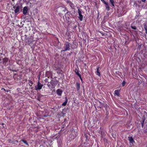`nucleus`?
Masks as SVG:
<instances>
[{
    "label": "nucleus",
    "mask_w": 147,
    "mask_h": 147,
    "mask_svg": "<svg viewBox=\"0 0 147 147\" xmlns=\"http://www.w3.org/2000/svg\"><path fill=\"white\" fill-rule=\"evenodd\" d=\"M105 7H106V9L108 11H109L110 9V7L109 6L108 3H105Z\"/></svg>",
    "instance_id": "nucleus-8"
},
{
    "label": "nucleus",
    "mask_w": 147,
    "mask_h": 147,
    "mask_svg": "<svg viewBox=\"0 0 147 147\" xmlns=\"http://www.w3.org/2000/svg\"><path fill=\"white\" fill-rule=\"evenodd\" d=\"M78 13L79 15V18L80 21H82L83 18V16L82 15V11L80 9H78Z\"/></svg>",
    "instance_id": "nucleus-3"
},
{
    "label": "nucleus",
    "mask_w": 147,
    "mask_h": 147,
    "mask_svg": "<svg viewBox=\"0 0 147 147\" xmlns=\"http://www.w3.org/2000/svg\"><path fill=\"white\" fill-rule=\"evenodd\" d=\"M70 49V44L68 42H66L65 43L64 47V51L69 50Z\"/></svg>",
    "instance_id": "nucleus-1"
},
{
    "label": "nucleus",
    "mask_w": 147,
    "mask_h": 147,
    "mask_svg": "<svg viewBox=\"0 0 147 147\" xmlns=\"http://www.w3.org/2000/svg\"><path fill=\"white\" fill-rule=\"evenodd\" d=\"M145 30L146 31V33L147 34V28H145Z\"/></svg>",
    "instance_id": "nucleus-20"
},
{
    "label": "nucleus",
    "mask_w": 147,
    "mask_h": 147,
    "mask_svg": "<svg viewBox=\"0 0 147 147\" xmlns=\"http://www.w3.org/2000/svg\"><path fill=\"white\" fill-rule=\"evenodd\" d=\"M144 120H143V123H142V127H143V126L144 125Z\"/></svg>",
    "instance_id": "nucleus-19"
},
{
    "label": "nucleus",
    "mask_w": 147,
    "mask_h": 147,
    "mask_svg": "<svg viewBox=\"0 0 147 147\" xmlns=\"http://www.w3.org/2000/svg\"><path fill=\"white\" fill-rule=\"evenodd\" d=\"M130 143L133 144L134 141L132 137H128Z\"/></svg>",
    "instance_id": "nucleus-9"
},
{
    "label": "nucleus",
    "mask_w": 147,
    "mask_h": 147,
    "mask_svg": "<svg viewBox=\"0 0 147 147\" xmlns=\"http://www.w3.org/2000/svg\"><path fill=\"white\" fill-rule=\"evenodd\" d=\"M76 89L77 91L79 92L80 88V84L77 82L76 84Z\"/></svg>",
    "instance_id": "nucleus-7"
},
{
    "label": "nucleus",
    "mask_w": 147,
    "mask_h": 147,
    "mask_svg": "<svg viewBox=\"0 0 147 147\" xmlns=\"http://www.w3.org/2000/svg\"><path fill=\"white\" fill-rule=\"evenodd\" d=\"M75 72L76 74L78 76H80V74L79 73V70L77 69L76 68L75 69Z\"/></svg>",
    "instance_id": "nucleus-10"
},
{
    "label": "nucleus",
    "mask_w": 147,
    "mask_h": 147,
    "mask_svg": "<svg viewBox=\"0 0 147 147\" xmlns=\"http://www.w3.org/2000/svg\"><path fill=\"white\" fill-rule=\"evenodd\" d=\"M13 8L15 9L14 11L15 13H17L19 12L20 11V7L19 6H14L13 7Z\"/></svg>",
    "instance_id": "nucleus-5"
},
{
    "label": "nucleus",
    "mask_w": 147,
    "mask_h": 147,
    "mask_svg": "<svg viewBox=\"0 0 147 147\" xmlns=\"http://www.w3.org/2000/svg\"><path fill=\"white\" fill-rule=\"evenodd\" d=\"M63 92V91L61 89H58L57 90L56 92L58 96H61Z\"/></svg>",
    "instance_id": "nucleus-4"
},
{
    "label": "nucleus",
    "mask_w": 147,
    "mask_h": 147,
    "mask_svg": "<svg viewBox=\"0 0 147 147\" xmlns=\"http://www.w3.org/2000/svg\"><path fill=\"white\" fill-rule=\"evenodd\" d=\"M43 86V85L41 84L39 82H38V85L37 86L35 87V89L36 90L41 89Z\"/></svg>",
    "instance_id": "nucleus-2"
},
{
    "label": "nucleus",
    "mask_w": 147,
    "mask_h": 147,
    "mask_svg": "<svg viewBox=\"0 0 147 147\" xmlns=\"http://www.w3.org/2000/svg\"><path fill=\"white\" fill-rule=\"evenodd\" d=\"M28 9L27 7L26 6L24 7L23 9V13L25 15L27 13Z\"/></svg>",
    "instance_id": "nucleus-6"
},
{
    "label": "nucleus",
    "mask_w": 147,
    "mask_h": 147,
    "mask_svg": "<svg viewBox=\"0 0 147 147\" xmlns=\"http://www.w3.org/2000/svg\"><path fill=\"white\" fill-rule=\"evenodd\" d=\"M79 76V77H80V80H81L82 81V79L81 78V75H80V76Z\"/></svg>",
    "instance_id": "nucleus-18"
},
{
    "label": "nucleus",
    "mask_w": 147,
    "mask_h": 147,
    "mask_svg": "<svg viewBox=\"0 0 147 147\" xmlns=\"http://www.w3.org/2000/svg\"><path fill=\"white\" fill-rule=\"evenodd\" d=\"M125 84V82L124 81H123L122 83V85L123 86H124Z\"/></svg>",
    "instance_id": "nucleus-17"
},
{
    "label": "nucleus",
    "mask_w": 147,
    "mask_h": 147,
    "mask_svg": "<svg viewBox=\"0 0 147 147\" xmlns=\"http://www.w3.org/2000/svg\"><path fill=\"white\" fill-rule=\"evenodd\" d=\"M99 69V67H97V71H96L97 73V75L98 76H100V72Z\"/></svg>",
    "instance_id": "nucleus-11"
},
{
    "label": "nucleus",
    "mask_w": 147,
    "mask_h": 147,
    "mask_svg": "<svg viewBox=\"0 0 147 147\" xmlns=\"http://www.w3.org/2000/svg\"><path fill=\"white\" fill-rule=\"evenodd\" d=\"M102 1H103V2L104 3H105H105H107V2H106L105 1H104V0H102Z\"/></svg>",
    "instance_id": "nucleus-21"
},
{
    "label": "nucleus",
    "mask_w": 147,
    "mask_h": 147,
    "mask_svg": "<svg viewBox=\"0 0 147 147\" xmlns=\"http://www.w3.org/2000/svg\"><path fill=\"white\" fill-rule=\"evenodd\" d=\"M67 99L66 98L65 102L62 103V105L63 106H65L67 104Z\"/></svg>",
    "instance_id": "nucleus-13"
},
{
    "label": "nucleus",
    "mask_w": 147,
    "mask_h": 147,
    "mask_svg": "<svg viewBox=\"0 0 147 147\" xmlns=\"http://www.w3.org/2000/svg\"><path fill=\"white\" fill-rule=\"evenodd\" d=\"M2 89V90L3 89V90H5V89H4V88H2V89Z\"/></svg>",
    "instance_id": "nucleus-22"
},
{
    "label": "nucleus",
    "mask_w": 147,
    "mask_h": 147,
    "mask_svg": "<svg viewBox=\"0 0 147 147\" xmlns=\"http://www.w3.org/2000/svg\"><path fill=\"white\" fill-rule=\"evenodd\" d=\"M110 2L113 6H114V1L113 0H109Z\"/></svg>",
    "instance_id": "nucleus-14"
},
{
    "label": "nucleus",
    "mask_w": 147,
    "mask_h": 147,
    "mask_svg": "<svg viewBox=\"0 0 147 147\" xmlns=\"http://www.w3.org/2000/svg\"><path fill=\"white\" fill-rule=\"evenodd\" d=\"M115 94L117 96L119 95V91L118 90H116L115 91Z\"/></svg>",
    "instance_id": "nucleus-12"
},
{
    "label": "nucleus",
    "mask_w": 147,
    "mask_h": 147,
    "mask_svg": "<svg viewBox=\"0 0 147 147\" xmlns=\"http://www.w3.org/2000/svg\"><path fill=\"white\" fill-rule=\"evenodd\" d=\"M131 28L133 29H134V30H136V26H131Z\"/></svg>",
    "instance_id": "nucleus-16"
},
{
    "label": "nucleus",
    "mask_w": 147,
    "mask_h": 147,
    "mask_svg": "<svg viewBox=\"0 0 147 147\" xmlns=\"http://www.w3.org/2000/svg\"><path fill=\"white\" fill-rule=\"evenodd\" d=\"M22 141L26 145H28V143L26 141L24 140H22Z\"/></svg>",
    "instance_id": "nucleus-15"
}]
</instances>
